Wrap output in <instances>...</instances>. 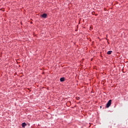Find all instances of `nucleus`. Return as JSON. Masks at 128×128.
I'll use <instances>...</instances> for the list:
<instances>
[{
  "instance_id": "obj_1",
  "label": "nucleus",
  "mask_w": 128,
  "mask_h": 128,
  "mask_svg": "<svg viewBox=\"0 0 128 128\" xmlns=\"http://www.w3.org/2000/svg\"><path fill=\"white\" fill-rule=\"evenodd\" d=\"M110 104H112V100H110L106 104V108H108L110 106Z\"/></svg>"
},
{
  "instance_id": "obj_2",
  "label": "nucleus",
  "mask_w": 128,
  "mask_h": 128,
  "mask_svg": "<svg viewBox=\"0 0 128 128\" xmlns=\"http://www.w3.org/2000/svg\"><path fill=\"white\" fill-rule=\"evenodd\" d=\"M42 16L44 18H46V16H48V14H43L42 15Z\"/></svg>"
},
{
  "instance_id": "obj_3",
  "label": "nucleus",
  "mask_w": 128,
  "mask_h": 128,
  "mask_svg": "<svg viewBox=\"0 0 128 128\" xmlns=\"http://www.w3.org/2000/svg\"><path fill=\"white\" fill-rule=\"evenodd\" d=\"M22 126L23 128H26V122H23V123L22 124Z\"/></svg>"
},
{
  "instance_id": "obj_4",
  "label": "nucleus",
  "mask_w": 128,
  "mask_h": 128,
  "mask_svg": "<svg viewBox=\"0 0 128 128\" xmlns=\"http://www.w3.org/2000/svg\"><path fill=\"white\" fill-rule=\"evenodd\" d=\"M60 82H64V78H60Z\"/></svg>"
},
{
  "instance_id": "obj_5",
  "label": "nucleus",
  "mask_w": 128,
  "mask_h": 128,
  "mask_svg": "<svg viewBox=\"0 0 128 128\" xmlns=\"http://www.w3.org/2000/svg\"><path fill=\"white\" fill-rule=\"evenodd\" d=\"M112 51H108L107 52V54H112Z\"/></svg>"
}]
</instances>
